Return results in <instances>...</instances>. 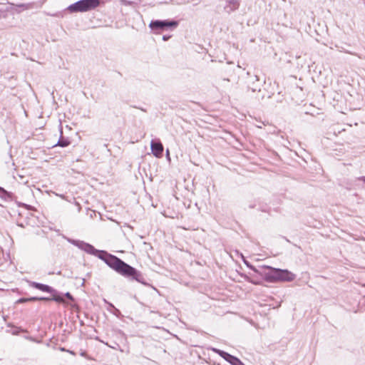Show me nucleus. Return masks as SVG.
Segmentation results:
<instances>
[{
    "instance_id": "obj_1",
    "label": "nucleus",
    "mask_w": 365,
    "mask_h": 365,
    "mask_svg": "<svg viewBox=\"0 0 365 365\" xmlns=\"http://www.w3.org/2000/svg\"><path fill=\"white\" fill-rule=\"evenodd\" d=\"M68 242L86 252L98 257L108 267L121 275L125 277H130L141 284H145L143 275L135 268L125 263L118 257L111 255L105 250H97L91 244L83 241L68 240Z\"/></svg>"
},
{
    "instance_id": "obj_2",
    "label": "nucleus",
    "mask_w": 365,
    "mask_h": 365,
    "mask_svg": "<svg viewBox=\"0 0 365 365\" xmlns=\"http://www.w3.org/2000/svg\"><path fill=\"white\" fill-rule=\"evenodd\" d=\"M269 271L264 274V279L269 282H275L278 281L282 282H292L296 275L288 269H282L279 268H274L272 267H267Z\"/></svg>"
},
{
    "instance_id": "obj_3",
    "label": "nucleus",
    "mask_w": 365,
    "mask_h": 365,
    "mask_svg": "<svg viewBox=\"0 0 365 365\" xmlns=\"http://www.w3.org/2000/svg\"><path fill=\"white\" fill-rule=\"evenodd\" d=\"M100 0H79L68 6L71 13L86 12L95 9L100 5Z\"/></svg>"
},
{
    "instance_id": "obj_4",
    "label": "nucleus",
    "mask_w": 365,
    "mask_h": 365,
    "mask_svg": "<svg viewBox=\"0 0 365 365\" xmlns=\"http://www.w3.org/2000/svg\"><path fill=\"white\" fill-rule=\"evenodd\" d=\"M178 25V22L175 20H153L149 24V27L155 34H158L161 31H165L169 28L175 29Z\"/></svg>"
},
{
    "instance_id": "obj_5",
    "label": "nucleus",
    "mask_w": 365,
    "mask_h": 365,
    "mask_svg": "<svg viewBox=\"0 0 365 365\" xmlns=\"http://www.w3.org/2000/svg\"><path fill=\"white\" fill-rule=\"evenodd\" d=\"M212 350L218 354L221 357H222L225 360L230 363L232 365H245L238 358L235 356L230 354L227 352H225L222 350H220L218 349H212Z\"/></svg>"
},
{
    "instance_id": "obj_6",
    "label": "nucleus",
    "mask_w": 365,
    "mask_h": 365,
    "mask_svg": "<svg viewBox=\"0 0 365 365\" xmlns=\"http://www.w3.org/2000/svg\"><path fill=\"white\" fill-rule=\"evenodd\" d=\"M150 148L153 154L155 157H162L163 153V145L159 139L152 140L150 142Z\"/></svg>"
},
{
    "instance_id": "obj_7",
    "label": "nucleus",
    "mask_w": 365,
    "mask_h": 365,
    "mask_svg": "<svg viewBox=\"0 0 365 365\" xmlns=\"http://www.w3.org/2000/svg\"><path fill=\"white\" fill-rule=\"evenodd\" d=\"M264 82V80H260L258 76H253L250 78L249 88L252 90V92H260L261 87Z\"/></svg>"
},
{
    "instance_id": "obj_8",
    "label": "nucleus",
    "mask_w": 365,
    "mask_h": 365,
    "mask_svg": "<svg viewBox=\"0 0 365 365\" xmlns=\"http://www.w3.org/2000/svg\"><path fill=\"white\" fill-rule=\"evenodd\" d=\"M28 283L30 287H34L37 289H39L44 292L53 293L55 292V289L53 287H51L47 284H41V283H38V282H32V281H28Z\"/></svg>"
},
{
    "instance_id": "obj_9",
    "label": "nucleus",
    "mask_w": 365,
    "mask_h": 365,
    "mask_svg": "<svg viewBox=\"0 0 365 365\" xmlns=\"http://www.w3.org/2000/svg\"><path fill=\"white\" fill-rule=\"evenodd\" d=\"M240 0H227V5L225 6V10L227 13L235 11L239 8Z\"/></svg>"
},
{
    "instance_id": "obj_10",
    "label": "nucleus",
    "mask_w": 365,
    "mask_h": 365,
    "mask_svg": "<svg viewBox=\"0 0 365 365\" xmlns=\"http://www.w3.org/2000/svg\"><path fill=\"white\" fill-rule=\"evenodd\" d=\"M52 294L51 300H53L57 302H63L64 299L63 297L61 295H58L57 293V291L55 289V292L53 293H51Z\"/></svg>"
},
{
    "instance_id": "obj_11",
    "label": "nucleus",
    "mask_w": 365,
    "mask_h": 365,
    "mask_svg": "<svg viewBox=\"0 0 365 365\" xmlns=\"http://www.w3.org/2000/svg\"><path fill=\"white\" fill-rule=\"evenodd\" d=\"M70 142L67 139L60 138L55 146H60L62 148L66 147L69 145Z\"/></svg>"
},
{
    "instance_id": "obj_12",
    "label": "nucleus",
    "mask_w": 365,
    "mask_h": 365,
    "mask_svg": "<svg viewBox=\"0 0 365 365\" xmlns=\"http://www.w3.org/2000/svg\"><path fill=\"white\" fill-rule=\"evenodd\" d=\"M35 301H36V297H29V298H21L17 301V302L18 303H25V302H35Z\"/></svg>"
},
{
    "instance_id": "obj_13",
    "label": "nucleus",
    "mask_w": 365,
    "mask_h": 365,
    "mask_svg": "<svg viewBox=\"0 0 365 365\" xmlns=\"http://www.w3.org/2000/svg\"><path fill=\"white\" fill-rule=\"evenodd\" d=\"M33 5H34L33 3L21 4L18 5V6L22 8L23 9L27 10V9H32L33 8Z\"/></svg>"
},
{
    "instance_id": "obj_14",
    "label": "nucleus",
    "mask_w": 365,
    "mask_h": 365,
    "mask_svg": "<svg viewBox=\"0 0 365 365\" xmlns=\"http://www.w3.org/2000/svg\"><path fill=\"white\" fill-rule=\"evenodd\" d=\"M7 195H8V192L3 187H0V197L1 198H5Z\"/></svg>"
},
{
    "instance_id": "obj_15",
    "label": "nucleus",
    "mask_w": 365,
    "mask_h": 365,
    "mask_svg": "<svg viewBox=\"0 0 365 365\" xmlns=\"http://www.w3.org/2000/svg\"><path fill=\"white\" fill-rule=\"evenodd\" d=\"M36 297V301H51V297Z\"/></svg>"
},
{
    "instance_id": "obj_16",
    "label": "nucleus",
    "mask_w": 365,
    "mask_h": 365,
    "mask_svg": "<svg viewBox=\"0 0 365 365\" xmlns=\"http://www.w3.org/2000/svg\"><path fill=\"white\" fill-rule=\"evenodd\" d=\"M65 297H66L67 299H70V300H72V301L73 300V296L71 295V294L70 292H66V293L65 294Z\"/></svg>"
},
{
    "instance_id": "obj_17",
    "label": "nucleus",
    "mask_w": 365,
    "mask_h": 365,
    "mask_svg": "<svg viewBox=\"0 0 365 365\" xmlns=\"http://www.w3.org/2000/svg\"><path fill=\"white\" fill-rule=\"evenodd\" d=\"M113 313L115 315L118 316V315L120 314V311H119L117 308H115H115L113 309Z\"/></svg>"
},
{
    "instance_id": "obj_18",
    "label": "nucleus",
    "mask_w": 365,
    "mask_h": 365,
    "mask_svg": "<svg viewBox=\"0 0 365 365\" xmlns=\"http://www.w3.org/2000/svg\"><path fill=\"white\" fill-rule=\"evenodd\" d=\"M170 38V36H166V35H164V36H163V40L164 41H168Z\"/></svg>"
},
{
    "instance_id": "obj_19",
    "label": "nucleus",
    "mask_w": 365,
    "mask_h": 365,
    "mask_svg": "<svg viewBox=\"0 0 365 365\" xmlns=\"http://www.w3.org/2000/svg\"><path fill=\"white\" fill-rule=\"evenodd\" d=\"M358 180L360 181H363L365 183V176L359 177Z\"/></svg>"
},
{
    "instance_id": "obj_20",
    "label": "nucleus",
    "mask_w": 365,
    "mask_h": 365,
    "mask_svg": "<svg viewBox=\"0 0 365 365\" xmlns=\"http://www.w3.org/2000/svg\"><path fill=\"white\" fill-rule=\"evenodd\" d=\"M251 282L254 284H259V282H256V281H251Z\"/></svg>"
},
{
    "instance_id": "obj_21",
    "label": "nucleus",
    "mask_w": 365,
    "mask_h": 365,
    "mask_svg": "<svg viewBox=\"0 0 365 365\" xmlns=\"http://www.w3.org/2000/svg\"><path fill=\"white\" fill-rule=\"evenodd\" d=\"M108 305L110 308H112L113 309L115 308V307L113 306V304H112L111 303H108Z\"/></svg>"
},
{
    "instance_id": "obj_22",
    "label": "nucleus",
    "mask_w": 365,
    "mask_h": 365,
    "mask_svg": "<svg viewBox=\"0 0 365 365\" xmlns=\"http://www.w3.org/2000/svg\"><path fill=\"white\" fill-rule=\"evenodd\" d=\"M81 355L82 356H86V353L85 351H82V352L81 353Z\"/></svg>"
},
{
    "instance_id": "obj_23",
    "label": "nucleus",
    "mask_w": 365,
    "mask_h": 365,
    "mask_svg": "<svg viewBox=\"0 0 365 365\" xmlns=\"http://www.w3.org/2000/svg\"><path fill=\"white\" fill-rule=\"evenodd\" d=\"M68 351L70 354H73V355L75 354V353H74L73 351Z\"/></svg>"
},
{
    "instance_id": "obj_24",
    "label": "nucleus",
    "mask_w": 365,
    "mask_h": 365,
    "mask_svg": "<svg viewBox=\"0 0 365 365\" xmlns=\"http://www.w3.org/2000/svg\"><path fill=\"white\" fill-rule=\"evenodd\" d=\"M61 351H66V350L65 349V348H61Z\"/></svg>"
}]
</instances>
